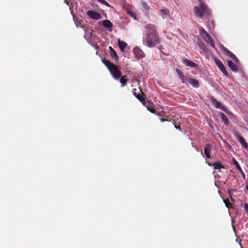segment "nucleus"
<instances>
[{
    "label": "nucleus",
    "mask_w": 248,
    "mask_h": 248,
    "mask_svg": "<svg viewBox=\"0 0 248 248\" xmlns=\"http://www.w3.org/2000/svg\"><path fill=\"white\" fill-rule=\"evenodd\" d=\"M109 49L110 50V53L111 56L112 57L115 58L116 59V61H118V57L117 55L116 52L113 49V48L111 46H109Z\"/></svg>",
    "instance_id": "nucleus-20"
},
{
    "label": "nucleus",
    "mask_w": 248,
    "mask_h": 248,
    "mask_svg": "<svg viewBox=\"0 0 248 248\" xmlns=\"http://www.w3.org/2000/svg\"><path fill=\"white\" fill-rule=\"evenodd\" d=\"M142 5L143 9L144 11L148 12L149 11L150 8L146 3H145L144 2H142Z\"/></svg>",
    "instance_id": "nucleus-22"
},
{
    "label": "nucleus",
    "mask_w": 248,
    "mask_h": 248,
    "mask_svg": "<svg viewBox=\"0 0 248 248\" xmlns=\"http://www.w3.org/2000/svg\"><path fill=\"white\" fill-rule=\"evenodd\" d=\"M183 62L186 65L191 67H197V65L193 62L190 61L189 60L185 58L183 60Z\"/></svg>",
    "instance_id": "nucleus-12"
},
{
    "label": "nucleus",
    "mask_w": 248,
    "mask_h": 248,
    "mask_svg": "<svg viewBox=\"0 0 248 248\" xmlns=\"http://www.w3.org/2000/svg\"><path fill=\"white\" fill-rule=\"evenodd\" d=\"M194 13L196 16L202 18L204 14L208 15L209 11L206 4L201 0H199V6L194 8Z\"/></svg>",
    "instance_id": "nucleus-2"
},
{
    "label": "nucleus",
    "mask_w": 248,
    "mask_h": 248,
    "mask_svg": "<svg viewBox=\"0 0 248 248\" xmlns=\"http://www.w3.org/2000/svg\"><path fill=\"white\" fill-rule=\"evenodd\" d=\"M98 1L103 4H105L107 6H109V4L104 0H98Z\"/></svg>",
    "instance_id": "nucleus-27"
},
{
    "label": "nucleus",
    "mask_w": 248,
    "mask_h": 248,
    "mask_svg": "<svg viewBox=\"0 0 248 248\" xmlns=\"http://www.w3.org/2000/svg\"><path fill=\"white\" fill-rule=\"evenodd\" d=\"M211 101L213 105L217 108H221L222 110L225 111H227L226 108L224 106H221L220 103L218 102L216 99L212 98Z\"/></svg>",
    "instance_id": "nucleus-11"
},
{
    "label": "nucleus",
    "mask_w": 248,
    "mask_h": 248,
    "mask_svg": "<svg viewBox=\"0 0 248 248\" xmlns=\"http://www.w3.org/2000/svg\"><path fill=\"white\" fill-rule=\"evenodd\" d=\"M176 72L177 73L179 78L182 80V82L183 83H185L187 85V79L188 78H187L186 77H185L183 73L179 70L178 69H176Z\"/></svg>",
    "instance_id": "nucleus-10"
},
{
    "label": "nucleus",
    "mask_w": 248,
    "mask_h": 248,
    "mask_svg": "<svg viewBox=\"0 0 248 248\" xmlns=\"http://www.w3.org/2000/svg\"><path fill=\"white\" fill-rule=\"evenodd\" d=\"M142 94L140 95V94H138V95H136V93H134V94L136 95V96L137 97V98L139 100H140L141 102H142V103L143 104V105H145V98L143 97V93H141Z\"/></svg>",
    "instance_id": "nucleus-19"
},
{
    "label": "nucleus",
    "mask_w": 248,
    "mask_h": 248,
    "mask_svg": "<svg viewBox=\"0 0 248 248\" xmlns=\"http://www.w3.org/2000/svg\"><path fill=\"white\" fill-rule=\"evenodd\" d=\"M228 65L231 68L233 71H236L237 70V67L235 64L233 63L231 61L228 62Z\"/></svg>",
    "instance_id": "nucleus-16"
},
{
    "label": "nucleus",
    "mask_w": 248,
    "mask_h": 248,
    "mask_svg": "<svg viewBox=\"0 0 248 248\" xmlns=\"http://www.w3.org/2000/svg\"><path fill=\"white\" fill-rule=\"evenodd\" d=\"M119 47L122 51H124V49L127 46V44L124 42L121 41L120 39L118 40Z\"/></svg>",
    "instance_id": "nucleus-15"
},
{
    "label": "nucleus",
    "mask_w": 248,
    "mask_h": 248,
    "mask_svg": "<svg viewBox=\"0 0 248 248\" xmlns=\"http://www.w3.org/2000/svg\"><path fill=\"white\" fill-rule=\"evenodd\" d=\"M234 136L236 137V138L240 142L242 145L248 151V144L245 141L243 137L240 136L237 132L234 133Z\"/></svg>",
    "instance_id": "nucleus-6"
},
{
    "label": "nucleus",
    "mask_w": 248,
    "mask_h": 248,
    "mask_svg": "<svg viewBox=\"0 0 248 248\" xmlns=\"http://www.w3.org/2000/svg\"><path fill=\"white\" fill-rule=\"evenodd\" d=\"M103 25L106 28H111L112 24L108 20H105L103 21Z\"/></svg>",
    "instance_id": "nucleus-18"
},
{
    "label": "nucleus",
    "mask_w": 248,
    "mask_h": 248,
    "mask_svg": "<svg viewBox=\"0 0 248 248\" xmlns=\"http://www.w3.org/2000/svg\"><path fill=\"white\" fill-rule=\"evenodd\" d=\"M133 52L135 57L138 59L142 58L144 56L142 51L139 48H134Z\"/></svg>",
    "instance_id": "nucleus-8"
},
{
    "label": "nucleus",
    "mask_w": 248,
    "mask_h": 248,
    "mask_svg": "<svg viewBox=\"0 0 248 248\" xmlns=\"http://www.w3.org/2000/svg\"><path fill=\"white\" fill-rule=\"evenodd\" d=\"M128 14L130 16H131L134 19H137V17H136V14L133 12V11H128Z\"/></svg>",
    "instance_id": "nucleus-25"
},
{
    "label": "nucleus",
    "mask_w": 248,
    "mask_h": 248,
    "mask_svg": "<svg viewBox=\"0 0 248 248\" xmlns=\"http://www.w3.org/2000/svg\"><path fill=\"white\" fill-rule=\"evenodd\" d=\"M245 209L247 212H248V203L245 204Z\"/></svg>",
    "instance_id": "nucleus-30"
},
{
    "label": "nucleus",
    "mask_w": 248,
    "mask_h": 248,
    "mask_svg": "<svg viewBox=\"0 0 248 248\" xmlns=\"http://www.w3.org/2000/svg\"><path fill=\"white\" fill-rule=\"evenodd\" d=\"M211 148L210 145L209 144H206L204 147V152L206 155V156L208 158H210V153L211 152Z\"/></svg>",
    "instance_id": "nucleus-14"
},
{
    "label": "nucleus",
    "mask_w": 248,
    "mask_h": 248,
    "mask_svg": "<svg viewBox=\"0 0 248 248\" xmlns=\"http://www.w3.org/2000/svg\"><path fill=\"white\" fill-rule=\"evenodd\" d=\"M109 71L112 76L116 79H118L121 76V72L116 65H112V67L110 68Z\"/></svg>",
    "instance_id": "nucleus-4"
},
{
    "label": "nucleus",
    "mask_w": 248,
    "mask_h": 248,
    "mask_svg": "<svg viewBox=\"0 0 248 248\" xmlns=\"http://www.w3.org/2000/svg\"><path fill=\"white\" fill-rule=\"evenodd\" d=\"M87 15L92 19L98 20L101 18V16L100 14L93 11H88Z\"/></svg>",
    "instance_id": "nucleus-7"
},
{
    "label": "nucleus",
    "mask_w": 248,
    "mask_h": 248,
    "mask_svg": "<svg viewBox=\"0 0 248 248\" xmlns=\"http://www.w3.org/2000/svg\"><path fill=\"white\" fill-rule=\"evenodd\" d=\"M214 61L215 63L217 65L219 69L222 72V73L226 76H228V73L226 70L225 69L223 63L222 62L217 58H214Z\"/></svg>",
    "instance_id": "nucleus-5"
},
{
    "label": "nucleus",
    "mask_w": 248,
    "mask_h": 248,
    "mask_svg": "<svg viewBox=\"0 0 248 248\" xmlns=\"http://www.w3.org/2000/svg\"><path fill=\"white\" fill-rule=\"evenodd\" d=\"M220 116L222 121L224 123V124L226 125H228L229 124V120L227 116L222 112L220 113Z\"/></svg>",
    "instance_id": "nucleus-17"
},
{
    "label": "nucleus",
    "mask_w": 248,
    "mask_h": 248,
    "mask_svg": "<svg viewBox=\"0 0 248 248\" xmlns=\"http://www.w3.org/2000/svg\"><path fill=\"white\" fill-rule=\"evenodd\" d=\"M120 82L122 84V86H124L126 84L127 79L125 78L124 76H123L121 78Z\"/></svg>",
    "instance_id": "nucleus-24"
},
{
    "label": "nucleus",
    "mask_w": 248,
    "mask_h": 248,
    "mask_svg": "<svg viewBox=\"0 0 248 248\" xmlns=\"http://www.w3.org/2000/svg\"><path fill=\"white\" fill-rule=\"evenodd\" d=\"M161 12L163 15H168L169 13V11L167 9H162L161 10Z\"/></svg>",
    "instance_id": "nucleus-26"
},
{
    "label": "nucleus",
    "mask_w": 248,
    "mask_h": 248,
    "mask_svg": "<svg viewBox=\"0 0 248 248\" xmlns=\"http://www.w3.org/2000/svg\"><path fill=\"white\" fill-rule=\"evenodd\" d=\"M222 49L226 53V55L233 59L235 61H238L237 58L233 54L230 50L223 46H221Z\"/></svg>",
    "instance_id": "nucleus-9"
},
{
    "label": "nucleus",
    "mask_w": 248,
    "mask_h": 248,
    "mask_svg": "<svg viewBox=\"0 0 248 248\" xmlns=\"http://www.w3.org/2000/svg\"><path fill=\"white\" fill-rule=\"evenodd\" d=\"M200 33L202 35V38L210 46L213 48L215 47V45L213 42V40L210 36L207 33V32L204 30L201 29L200 30Z\"/></svg>",
    "instance_id": "nucleus-3"
},
{
    "label": "nucleus",
    "mask_w": 248,
    "mask_h": 248,
    "mask_svg": "<svg viewBox=\"0 0 248 248\" xmlns=\"http://www.w3.org/2000/svg\"><path fill=\"white\" fill-rule=\"evenodd\" d=\"M103 63L108 67L109 70L111 67H112V65H114L115 64L111 63L108 61L107 60H103Z\"/></svg>",
    "instance_id": "nucleus-21"
},
{
    "label": "nucleus",
    "mask_w": 248,
    "mask_h": 248,
    "mask_svg": "<svg viewBox=\"0 0 248 248\" xmlns=\"http://www.w3.org/2000/svg\"><path fill=\"white\" fill-rule=\"evenodd\" d=\"M147 35L144 40V43L149 47H151L158 44V37L155 27L153 24H148L145 26Z\"/></svg>",
    "instance_id": "nucleus-1"
},
{
    "label": "nucleus",
    "mask_w": 248,
    "mask_h": 248,
    "mask_svg": "<svg viewBox=\"0 0 248 248\" xmlns=\"http://www.w3.org/2000/svg\"><path fill=\"white\" fill-rule=\"evenodd\" d=\"M234 164L235 165V166H236V167L239 170H241V168L239 166L238 163H237V162L236 161H235L234 162Z\"/></svg>",
    "instance_id": "nucleus-28"
},
{
    "label": "nucleus",
    "mask_w": 248,
    "mask_h": 248,
    "mask_svg": "<svg viewBox=\"0 0 248 248\" xmlns=\"http://www.w3.org/2000/svg\"><path fill=\"white\" fill-rule=\"evenodd\" d=\"M213 166L214 167L215 169H220L221 168H224V167L221 165L220 163H214Z\"/></svg>",
    "instance_id": "nucleus-23"
},
{
    "label": "nucleus",
    "mask_w": 248,
    "mask_h": 248,
    "mask_svg": "<svg viewBox=\"0 0 248 248\" xmlns=\"http://www.w3.org/2000/svg\"><path fill=\"white\" fill-rule=\"evenodd\" d=\"M224 202L226 204V206L228 207H229L228 203L229 202L227 200H225Z\"/></svg>",
    "instance_id": "nucleus-31"
},
{
    "label": "nucleus",
    "mask_w": 248,
    "mask_h": 248,
    "mask_svg": "<svg viewBox=\"0 0 248 248\" xmlns=\"http://www.w3.org/2000/svg\"><path fill=\"white\" fill-rule=\"evenodd\" d=\"M147 109L149 110L150 112L152 113H154L155 112V110L154 109H151L149 107H147Z\"/></svg>",
    "instance_id": "nucleus-29"
},
{
    "label": "nucleus",
    "mask_w": 248,
    "mask_h": 248,
    "mask_svg": "<svg viewBox=\"0 0 248 248\" xmlns=\"http://www.w3.org/2000/svg\"><path fill=\"white\" fill-rule=\"evenodd\" d=\"M187 82L194 87L197 88L199 86V81L196 79L189 78L187 79Z\"/></svg>",
    "instance_id": "nucleus-13"
}]
</instances>
